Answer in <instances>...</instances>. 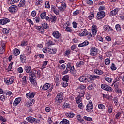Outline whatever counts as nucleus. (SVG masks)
Listing matches in <instances>:
<instances>
[{
	"label": "nucleus",
	"mask_w": 124,
	"mask_h": 124,
	"mask_svg": "<svg viewBox=\"0 0 124 124\" xmlns=\"http://www.w3.org/2000/svg\"><path fill=\"white\" fill-rule=\"evenodd\" d=\"M101 88L107 92H112V91H113V88H112V87L106 84H102L101 85Z\"/></svg>",
	"instance_id": "ddd939ff"
},
{
	"label": "nucleus",
	"mask_w": 124,
	"mask_h": 124,
	"mask_svg": "<svg viewBox=\"0 0 124 124\" xmlns=\"http://www.w3.org/2000/svg\"><path fill=\"white\" fill-rule=\"evenodd\" d=\"M113 102H114L115 105H118V104H119V99H118V98H117V97L114 98Z\"/></svg>",
	"instance_id": "4d7b16f0"
},
{
	"label": "nucleus",
	"mask_w": 124,
	"mask_h": 124,
	"mask_svg": "<svg viewBox=\"0 0 124 124\" xmlns=\"http://www.w3.org/2000/svg\"><path fill=\"white\" fill-rule=\"evenodd\" d=\"M98 108L100 110H104L105 109V106L102 104H99L98 105Z\"/></svg>",
	"instance_id": "37998d69"
},
{
	"label": "nucleus",
	"mask_w": 124,
	"mask_h": 124,
	"mask_svg": "<svg viewBox=\"0 0 124 124\" xmlns=\"http://www.w3.org/2000/svg\"><path fill=\"white\" fill-rule=\"evenodd\" d=\"M121 116H122V113L120 112H117L115 115V118L117 119H120V118H121Z\"/></svg>",
	"instance_id": "13d9d810"
},
{
	"label": "nucleus",
	"mask_w": 124,
	"mask_h": 124,
	"mask_svg": "<svg viewBox=\"0 0 124 124\" xmlns=\"http://www.w3.org/2000/svg\"><path fill=\"white\" fill-rule=\"evenodd\" d=\"M4 52H5V43L0 42V54L2 55Z\"/></svg>",
	"instance_id": "f8f14e48"
},
{
	"label": "nucleus",
	"mask_w": 124,
	"mask_h": 124,
	"mask_svg": "<svg viewBox=\"0 0 124 124\" xmlns=\"http://www.w3.org/2000/svg\"><path fill=\"white\" fill-rule=\"evenodd\" d=\"M27 50V55H30L31 53V46H27L26 48Z\"/></svg>",
	"instance_id": "603ef678"
},
{
	"label": "nucleus",
	"mask_w": 124,
	"mask_h": 124,
	"mask_svg": "<svg viewBox=\"0 0 124 124\" xmlns=\"http://www.w3.org/2000/svg\"><path fill=\"white\" fill-rule=\"evenodd\" d=\"M87 78H88L87 76L82 75L80 76L78 79L80 82H81L82 83H87Z\"/></svg>",
	"instance_id": "aec40b11"
},
{
	"label": "nucleus",
	"mask_w": 124,
	"mask_h": 124,
	"mask_svg": "<svg viewBox=\"0 0 124 124\" xmlns=\"http://www.w3.org/2000/svg\"><path fill=\"white\" fill-rule=\"evenodd\" d=\"M110 68L112 71L117 70V67L116 66V65H115V64L114 63L112 64Z\"/></svg>",
	"instance_id": "bf43d9fd"
},
{
	"label": "nucleus",
	"mask_w": 124,
	"mask_h": 124,
	"mask_svg": "<svg viewBox=\"0 0 124 124\" xmlns=\"http://www.w3.org/2000/svg\"><path fill=\"white\" fill-rule=\"evenodd\" d=\"M97 48L95 46H91L90 48V55L92 57H95L96 55H97Z\"/></svg>",
	"instance_id": "0eeeda50"
},
{
	"label": "nucleus",
	"mask_w": 124,
	"mask_h": 124,
	"mask_svg": "<svg viewBox=\"0 0 124 124\" xmlns=\"http://www.w3.org/2000/svg\"><path fill=\"white\" fill-rule=\"evenodd\" d=\"M62 80L63 81L68 82V81H69V75L64 76L63 77Z\"/></svg>",
	"instance_id": "a18cd8bd"
},
{
	"label": "nucleus",
	"mask_w": 124,
	"mask_h": 124,
	"mask_svg": "<svg viewBox=\"0 0 124 124\" xmlns=\"http://www.w3.org/2000/svg\"><path fill=\"white\" fill-rule=\"evenodd\" d=\"M50 19L52 23H55L57 21V16H51Z\"/></svg>",
	"instance_id": "ea45409f"
},
{
	"label": "nucleus",
	"mask_w": 124,
	"mask_h": 124,
	"mask_svg": "<svg viewBox=\"0 0 124 124\" xmlns=\"http://www.w3.org/2000/svg\"><path fill=\"white\" fill-rule=\"evenodd\" d=\"M13 54L15 55V56H18L20 54V50L18 49H14L13 50Z\"/></svg>",
	"instance_id": "72a5a7b5"
},
{
	"label": "nucleus",
	"mask_w": 124,
	"mask_h": 124,
	"mask_svg": "<svg viewBox=\"0 0 124 124\" xmlns=\"http://www.w3.org/2000/svg\"><path fill=\"white\" fill-rule=\"evenodd\" d=\"M52 35L56 39H60L62 38V34L58 31H55L53 32Z\"/></svg>",
	"instance_id": "f3484780"
},
{
	"label": "nucleus",
	"mask_w": 124,
	"mask_h": 124,
	"mask_svg": "<svg viewBox=\"0 0 124 124\" xmlns=\"http://www.w3.org/2000/svg\"><path fill=\"white\" fill-rule=\"evenodd\" d=\"M48 64V61H45L43 62V64L42 66V68H45L46 66Z\"/></svg>",
	"instance_id": "de8ad7c7"
},
{
	"label": "nucleus",
	"mask_w": 124,
	"mask_h": 124,
	"mask_svg": "<svg viewBox=\"0 0 124 124\" xmlns=\"http://www.w3.org/2000/svg\"><path fill=\"white\" fill-rule=\"evenodd\" d=\"M84 64H85V62L83 61H80L78 62L76 65L77 67H80V66H82V65H84Z\"/></svg>",
	"instance_id": "c756f323"
},
{
	"label": "nucleus",
	"mask_w": 124,
	"mask_h": 124,
	"mask_svg": "<svg viewBox=\"0 0 124 124\" xmlns=\"http://www.w3.org/2000/svg\"><path fill=\"white\" fill-rule=\"evenodd\" d=\"M10 22V19L8 18H3L0 19V25H6Z\"/></svg>",
	"instance_id": "6ab92c4d"
},
{
	"label": "nucleus",
	"mask_w": 124,
	"mask_h": 124,
	"mask_svg": "<svg viewBox=\"0 0 124 124\" xmlns=\"http://www.w3.org/2000/svg\"><path fill=\"white\" fill-rule=\"evenodd\" d=\"M86 110L87 112L89 113H92L93 111V103L92 102H89L86 106Z\"/></svg>",
	"instance_id": "1a4fd4ad"
},
{
	"label": "nucleus",
	"mask_w": 124,
	"mask_h": 124,
	"mask_svg": "<svg viewBox=\"0 0 124 124\" xmlns=\"http://www.w3.org/2000/svg\"><path fill=\"white\" fill-rule=\"evenodd\" d=\"M28 45V41H22L21 43V46H27Z\"/></svg>",
	"instance_id": "0e129e2a"
},
{
	"label": "nucleus",
	"mask_w": 124,
	"mask_h": 124,
	"mask_svg": "<svg viewBox=\"0 0 124 124\" xmlns=\"http://www.w3.org/2000/svg\"><path fill=\"white\" fill-rule=\"evenodd\" d=\"M4 94H6V95H9V96H10V95H11V94H12V92H11V91H9V90H6L5 91H4Z\"/></svg>",
	"instance_id": "3c124183"
},
{
	"label": "nucleus",
	"mask_w": 124,
	"mask_h": 124,
	"mask_svg": "<svg viewBox=\"0 0 124 124\" xmlns=\"http://www.w3.org/2000/svg\"><path fill=\"white\" fill-rule=\"evenodd\" d=\"M26 120L31 124H37V120L31 116L28 117Z\"/></svg>",
	"instance_id": "dca6fc26"
},
{
	"label": "nucleus",
	"mask_w": 124,
	"mask_h": 124,
	"mask_svg": "<svg viewBox=\"0 0 124 124\" xmlns=\"http://www.w3.org/2000/svg\"><path fill=\"white\" fill-rule=\"evenodd\" d=\"M2 32L4 34H8V33H9V29L3 28L2 30Z\"/></svg>",
	"instance_id": "49530a36"
},
{
	"label": "nucleus",
	"mask_w": 124,
	"mask_h": 124,
	"mask_svg": "<svg viewBox=\"0 0 124 124\" xmlns=\"http://www.w3.org/2000/svg\"><path fill=\"white\" fill-rule=\"evenodd\" d=\"M85 91L86 86H85L84 85H81L78 88V92L79 93V94L77 98H76V101L77 104H79V103H81V102L82 101V97H84Z\"/></svg>",
	"instance_id": "f257e3e1"
},
{
	"label": "nucleus",
	"mask_w": 124,
	"mask_h": 124,
	"mask_svg": "<svg viewBox=\"0 0 124 124\" xmlns=\"http://www.w3.org/2000/svg\"><path fill=\"white\" fill-rule=\"evenodd\" d=\"M61 6L58 7L59 11H64L66 8V1L65 0L62 1L61 2Z\"/></svg>",
	"instance_id": "6e6552de"
},
{
	"label": "nucleus",
	"mask_w": 124,
	"mask_h": 124,
	"mask_svg": "<svg viewBox=\"0 0 124 124\" xmlns=\"http://www.w3.org/2000/svg\"><path fill=\"white\" fill-rule=\"evenodd\" d=\"M103 29L104 31L108 34H111L113 32V28H112V27H111V26L109 25H104Z\"/></svg>",
	"instance_id": "423d86ee"
},
{
	"label": "nucleus",
	"mask_w": 124,
	"mask_h": 124,
	"mask_svg": "<svg viewBox=\"0 0 124 124\" xmlns=\"http://www.w3.org/2000/svg\"><path fill=\"white\" fill-rule=\"evenodd\" d=\"M118 12H119V10L118 9H115L110 12V16H114V15L118 14Z\"/></svg>",
	"instance_id": "bb28decb"
},
{
	"label": "nucleus",
	"mask_w": 124,
	"mask_h": 124,
	"mask_svg": "<svg viewBox=\"0 0 124 124\" xmlns=\"http://www.w3.org/2000/svg\"><path fill=\"white\" fill-rule=\"evenodd\" d=\"M41 3H42V1L40 0H36L35 5H41Z\"/></svg>",
	"instance_id": "338daca9"
},
{
	"label": "nucleus",
	"mask_w": 124,
	"mask_h": 124,
	"mask_svg": "<svg viewBox=\"0 0 124 124\" xmlns=\"http://www.w3.org/2000/svg\"><path fill=\"white\" fill-rule=\"evenodd\" d=\"M41 90L43 91H47L48 90V93H51V91L53 90V87H51V84L50 83H46L40 87Z\"/></svg>",
	"instance_id": "20e7f679"
},
{
	"label": "nucleus",
	"mask_w": 124,
	"mask_h": 124,
	"mask_svg": "<svg viewBox=\"0 0 124 124\" xmlns=\"http://www.w3.org/2000/svg\"><path fill=\"white\" fill-rule=\"evenodd\" d=\"M34 102H35V101L34 99H32L30 101L26 102L25 105V106H27V107H30V106H32V105L34 104Z\"/></svg>",
	"instance_id": "4be33fe9"
},
{
	"label": "nucleus",
	"mask_w": 124,
	"mask_h": 124,
	"mask_svg": "<svg viewBox=\"0 0 124 124\" xmlns=\"http://www.w3.org/2000/svg\"><path fill=\"white\" fill-rule=\"evenodd\" d=\"M105 80L108 83H111L112 79V78H111L110 77H106L105 78Z\"/></svg>",
	"instance_id": "5fc2aeb1"
},
{
	"label": "nucleus",
	"mask_w": 124,
	"mask_h": 124,
	"mask_svg": "<svg viewBox=\"0 0 124 124\" xmlns=\"http://www.w3.org/2000/svg\"><path fill=\"white\" fill-rule=\"evenodd\" d=\"M105 6H101L99 7V11L100 12V11H103L104 10H105Z\"/></svg>",
	"instance_id": "774afa93"
},
{
	"label": "nucleus",
	"mask_w": 124,
	"mask_h": 124,
	"mask_svg": "<svg viewBox=\"0 0 124 124\" xmlns=\"http://www.w3.org/2000/svg\"><path fill=\"white\" fill-rule=\"evenodd\" d=\"M74 116V113L72 112L66 113V116L68 118H73Z\"/></svg>",
	"instance_id": "c03bdc74"
},
{
	"label": "nucleus",
	"mask_w": 124,
	"mask_h": 124,
	"mask_svg": "<svg viewBox=\"0 0 124 124\" xmlns=\"http://www.w3.org/2000/svg\"><path fill=\"white\" fill-rule=\"evenodd\" d=\"M88 33L89 32H88V31L87 30V29H84L82 32L79 33L78 35H79V36H87Z\"/></svg>",
	"instance_id": "a878e982"
},
{
	"label": "nucleus",
	"mask_w": 124,
	"mask_h": 124,
	"mask_svg": "<svg viewBox=\"0 0 124 124\" xmlns=\"http://www.w3.org/2000/svg\"><path fill=\"white\" fill-rule=\"evenodd\" d=\"M111 63V61L109 59L107 58L105 60V63L106 65H109V63Z\"/></svg>",
	"instance_id": "09e8293b"
},
{
	"label": "nucleus",
	"mask_w": 124,
	"mask_h": 124,
	"mask_svg": "<svg viewBox=\"0 0 124 124\" xmlns=\"http://www.w3.org/2000/svg\"><path fill=\"white\" fill-rule=\"evenodd\" d=\"M24 69L27 73H30L31 70V67L30 66H25Z\"/></svg>",
	"instance_id": "2f4dec72"
},
{
	"label": "nucleus",
	"mask_w": 124,
	"mask_h": 124,
	"mask_svg": "<svg viewBox=\"0 0 124 124\" xmlns=\"http://www.w3.org/2000/svg\"><path fill=\"white\" fill-rule=\"evenodd\" d=\"M57 53V49L54 48L52 49H49V54H56Z\"/></svg>",
	"instance_id": "6e6d98bb"
},
{
	"label": "nucleus",
	"mask_w": 124,
	"mask_h": 124,
	"mask_svg": "<svg viewBox=\"0 0 124 124\" xmlns=\"http://www.w3.org/2000/svg\"><path fill=\"white\" fill-rule=\"evenodd\" d=\"M62 100H63V93L60 92L57 95L55 102L56 104H60Z\"/></svg>",
	"instance_id": "7ed1b4c3"
},
{
	"label": "nucleus",
	"mask_w": 124,
	"mask_h": 124,
	"mask_svg": "<svg viewBox=\"0 0 124 124\" xmlns=\"http://www.w3.org/2000/svg\"><path fill=\"white\" fill-rule=\"evenodd\" d=\"M91 30L93 35H96V34L97 33V26L94 24H93L92 26Z\"/></svg>",
	"instance_id": "a211bd4d"
},
{
	"label": "nucleus",
	"mask_w": 124,
	"mask_h": 124,
	"mask_svg": "<svg viewBox=\"0 0 124 124\" xmlns=\"http://www.w3.org/2000/svg\"><path fill=\"white\" fill-rule=\"evenodd\" d=\"M13 62H11L9 64V66L7 68V70H8V71H11V69H12V65H13Z\"/></svg>",
	"instance_id": "8fccbe9b"
},
{
	"label": "nucleus",
	"mask_w": 124,
	"mask_h": 124,
	"mask_svg": "<svg viewBox=\"0 0 124 124\" xmlns=\"http://www.w3.org/2000/svg\"><path fill=\"white\" fill-rule=\"evenodd\" d=\"M55 83L57 87H58V86H59L61 83V80H60V79H59V77L57 76H55Z\"/></svg>",
	"instance_id": "f704fd0d"
},
{
	"label": "nucleus",
	"mask_w": 124,
	"mask_h": 124,
	"mask_svg": "<svg viewBox=\"0 0 124 124\" xmlns=\"http://www.w3.org/2000/svg\"><path fill=\"white\" fill-rule=\"evenodd\" d=\"M25 5H26V1L25 0H21L18 4L19 7H24Z\"/></svg>",
	"instance_id": "7c9ffc66"
},
{
	"label": "nucleus",
	"mask_w": 124,
	"mask_h": 124,
	"mask_svg": "<svg viewBox=\"0 0 124 124\" xmlns=\"http://www.w3.org/2000/svg\"><path fill=\"white\" fill-rule=\"evenodd\" d=\"M45 7L46 8H50V4L49 3V1H46L45 2Z\"/></svg>",
	"instance_id": "e2e57ef3"
},
{
	"label": "nucleus",
	"mask_w": 124,
	"mask_h": 124,
	"mask_svg": "<svg viewBox=\"0 0 124 124\" xmlns=\"http://www.w3.org/2000/svg\"><path fill=\"white\" fill-rule=\"evenodd\" d=\"M94 72L98 75H102L103 74V71L99 70L98 69H94Z\"/></svg>",
	"instance_id": "c85d7f7f"
},
{
	"label": "nucleus",
	"mask_w": 124,
	"mask_h": 124,
	"mask_svg": "<svg viewBox=\"0 0 124 124\" xmlns=\"http://www.w3.org/2000/svg\"><path fill=\"white\" fill-rule=\"evenodd\" d=\"M35 94H36V93L35 92H30L26 94V97L28 99H32V98L34 97Z\"/></svg>",
	"instance_id": "2eb2a0df"
},
{
	"label": "nucleus",
	"mask_w": 124,
	"mask_h": 124,
	"mask_svg": "<svg viewBox=\"0 0 124 124\" xmlns=\"http://www.w3.org/2000/svg\"><path fill=\"white\" fill-rule=\"evenodd\" d=\"M94 18V13L93 12H91L89 14V16H88L89 20H93Z\"/></svg>",
	"instance_id": "473e14b6"
},
{
	"label": "nucleus",
	"mask_w": 124,
	"mask_h": 124,
	"mask_svg": "<svg viewBox=\"0 0 124 124\" xmlns=\"http://www.w3.org/2000/svg\"><path fill=\"white\" fill-rule=\"evenodd\" d=\"M34 28L35 29H36V30L39 31H40V33H42V34H43V33H44V29L42 28L41 26L34 25Z\"/></svg>",
	"instance_id": "b1692460"
},
{
	"label": "nucleus",
	"mask_w": 124,
	"mask_h": 124,
	"mask_svg": "<svg viewBox=\"0 0 124 124\" xmlns=\"http://www.w3.org/2000/svg\"><path fill=\"white\" fill-rule=\"evenodd\" d=\"M68 71H70L71 74H75L76 73L74 66L69 62L67 64L66 70L63 72V74H66V73H68Z\"/></svg>",
	"instance_id": "f03ea898"
},
{
	"label": "nucleus",
	"mask_w": 124,
	"mask_h": 124,
	"mask_svg": "<svg viewBox=\"0 0 124 124\" xmlns=\"http://www.w3.org/2000/svg\"><path fill=\"white\" fill-rule=\"evenodd\" d=\"M115 29L117 32H121L122 31V26L119 24L115 25Z\"/></svg>",
	"instance_id": "cd10ccee"
},
{
	"label": "nucleus",
	"mask_w": 124,
	"mask_h": 124,
	"mask_svg": "<svg viewBox=\"0 0 124 124\" xmlns=\"http://www.w3.org/2000/svg\"><path fill=\"white\" fill-rule=\"evenodd\" d=\"M21 83L22 84L23 87H26L27 86V84H28V81H27V77L24 76L22 79Z\"/></svg>",
	"instance_id": "5701e85b"
},
{
	"label": "nucleus",
	"mask_w": 124,
	"mask_h": 124,
	"mask_svg": "<svg viewBox=\"0 0 124 124\" xmlns=\"http://www.w3.org/2000/svg\"><path fill=\"white\" fill-rule=\"evenodd\" d=\"M60 124H69V121L67 120V119H64L60 122Z\"/></svg>",
	"instance_id": "58836bf2"
},
{
	"label": "nucleus",
	"mask_w": 124,
	"mask_h": 124,
	"mask_svg": "<svg viewBox=\"0 0 124 124\" xmlns=\"http://www.w3.org/2000/svg\"><path fill=\"white\" fill-rule=\"evenodd\" d=\"M31 84L33 85V86H37V82H36V81L35 80H34V78L33 79H29Z\"/></svg>",
	"instance_id": "a19ab883"
},
{
	"label": "nucleus",
	"mask_w": 124,
	"mask_h": 124,
	"mask_svg": "<svg viewBox=\"0 0 124 124\" xmlns=\"http://www.w3.org/2000/svg\"><path fill=\"white\" fill-rule=\"evenodd\" d=\"M20 59L22 62H25V61H26V56L25 55V54H21L20 55Z\"/></svg>",
	"instance_id": "e433bc0d"
},
{
	"label": "nucleus",
	"mask_w": 124,
	"mask_h": 124,
	"mask_svg": "<svg viewBox=\"0 0 124 124\" xmlns=\"http://www.w3.org/2000/svg\"><path fill=\"white\" fill-rule=\"evenodd\" d=\"M4 81L7 85H11L13 84V82H14V78L13 77H11L10 78H4Z\"/></svg>",
	"instance_id": "9b49d317"
},
{
	"label": "nucleus",
	"mask_w": 124,
	"mask_h": 124,
	"mask_svg": "<svg viewBox=\"0 0 124 124\" xmlns=\"http://www.w3.org/2000/svg\"><path fill=\"white\" fill-rule=\"evenodd\" d=\"M21 100H22L21 97L16 98L13 102V106L16 107L21 102Z\"/></svg>",
	"instance_id": "412c9836"
},
{
	"label": "nucleus",
	"mask_w": 124,
	"mask_h": 124,
	"mask_svg": "<svg viewBox=\"0 0 124 124\" xmlns=\"http://www.w3.org/2000/svg\"><path fill=\"white\" fill-rule=\"evenodd\" d=\"M46 14L47 13H46V12H43V13H42L40 15V17L41 19L43 20L45 17L46 16Z\"/></svg>",
	"instance_id": "69168bd1"
},
{
	"label": "nucleus",
	"mask_w": 124,
	"mask_h": 124,
	"mask_svg": "<svg viewBox=\"0 0 124 124\" xmlns=\"http://www.w3.org/2000/svg\"><path fill=\"white\" fill-rule=\"evenodd\" d=\"M77 119L80 123H84V119L82 118V116L80 115H77Z\"/></svg>",
	"instance_id": "c9c22d12"
},
{
	"label": "nucleus",
	"mask_w": 124,
	"mask_h": 124,
	"mask_svg": "<svg viewBox=\"0 0 124 124\" xmlns=\"http://www.w3.org/2000/svg\"><path fill=\"white\" fill-rule=\"evenodd\" d=\"M94 87H95V83H92L90 85H89L87 89L88 90H89L90 91H91V90H93V89L94 88Z\"/></svg>",
	"instance_id": "4c0bfd02"
},
{
	"label": "nucleus",
	"mask_w": 124,
	"mask_h": 124,
	"mask_svg": "<svg viewBox=\"0 0 124 124\" xmlns=\"http://www.w3.org/2000/svg\"><path fill=\"white\" fill-rule=\"evenodd\" d=\"M34 78V74L32 72H30L29 74V80H32Z\"/></svg>",
	"instance_id": "79ce46f5"
},
{
	"label": "nucleus",
	"mask_w": 124,
	"mask_h": 124,
	"mask_svg": "<svg viewBox=\"0 0 124 124\" xmlns=\"http://www.w3.org/2000/svg\"><path fill=\"white\" fill-rule=\"evenodd\" d=\"M9 11L11 13H16L18 11V7L16 5H12L9 8Z\"/></svg>",
	"instance_id": "4468645a"
},
{
	"label": "nucleus",
	"mask_w": 124,
	"mask_h": 124,
	"mask_svg": "<svg viewBox=\"0 0 124 124\" xmlns=\"http://www.w3.org/2000/svg\"><path fill=\"white\" fill-rule=\"evenodd\" d=\"M104 17H105V12L100 11L97 12L96 16L97 20H101V19H103Z\"/></svg>",
	"instance_id": "9d476101"
},
{
	"label": "nucleus",
	"mask_w": 124,
	"mask_h": 124,
	"mask_svg": "<svg viewBox=\"0 0 124 124\" xmlns=\"http://www.w3.org/2000/svg\"><path fill=\"white\" fill-rule=\"evenodd\" d=\"M47 46H51V45H55V43L52 41L48 40L46 43Z\"/></svg>",
	"instance_id": "864d4df0"
},
{
	"label": "nucleus",
	"mask_w": 124,
	"mask_h": 124,
	"mask_svg": "<svg viewBox=\"0 0 124 124\" xmlns=\"http://www.w3.org/2000/svg\"><path fill=\"white\" fill-rule=\"evenodd\" d=\"M68 81H63L62 82V86L64 87V88H65L68 86V83H67Z\"/></svg>",
	"instance_id": "680f3d73"
},
{
	"label": "nucleus",
	"mask_w": 124,
	"mask_h": 124,
	"mask_svg": "<svg viewBox=\"0 0 124 124\" xmlns=\"http://www.w3.org/2000/svg\"><path fill=\"white\" fill-rule=\"evenodd\" d=\"M69 26H70V24L69 22L65 23L63 26V29H65V31L66 32H72V31H73L72 27H70Z\"/></svg>",
	"instance_id": "39448f33"
},
{
	"label": "nucleus",
	"mask_w": 124,
	"mask_h": 124,
	"mask_svg": "<svg viewBox=\"0 0 124 124\" xmlns=\"http://www.w3.org/2000/svg\"><path fill=\"white\" fill-rule=\"evenodd\" d=\"M108 113H111L113 112V106H110L108 107Z\"/></svg>",
	"instance_id": "052dcab7"
},
{
	"label": "nucleus",
	"mask_w": 124,
	"mask_h": 124,
	"mask_svg": "<svg viewBox=\"0 0 124 124\" xmlns=\"http://www.w3.org/2000/svg\"><path fill=\"white\" fill-rule=\"evenodd\" d=\"M87 77V83H88V82L89 83H93V75H89V76H88Z\"/></svg>",
	"instance_id": "393cba45"
}]
</instances>
